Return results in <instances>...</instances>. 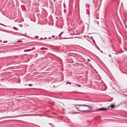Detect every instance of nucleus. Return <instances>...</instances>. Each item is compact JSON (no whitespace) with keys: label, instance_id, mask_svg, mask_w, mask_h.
Segmentation results:
<instances>
[{"label":"nucleus","instance_id":"1","mask_svg":"<svg viewBox=\"0 0 127 127\" xmlns=\"http://www.w3.org/2000/svg\"><path fill=\"white\" fill-rule=\"evenodd\" d=\"M78 106L76 108L79 111L87 112H90L89 110H90V107L89 105H78Z\"/></svg>","mask_w":127,"mask_h":127},{"label":"nucleus","instance_id":"2","mask_svg":"<svg viewBox=\"0 0 127 127\" xmlns=\"http://www.w3.org/2000/svg\"><path fill=\"white\" fill-rule=\"evenodd\" d=\"M107 108H101L99 109H97L96 111H105L107 110Z\"/></svg>","mask_w":127,"mask_h":127},{"label":"nucleus","instance_id":"3","mask_svg":"<svg viewBox=\"0 0 127 127\" xmlns=\"http://www.w3.org/2000/svg\"><path fill=\"white\" fill-rule=\"evenodd\" d=\"M110 107L112 108H113L114 107V104L111 105H110Z\"/></svg>","mask_w":127,"mask_h":127},{"label":"nucleus","instance_id":"4","mask_svg":"<svg viewBox=\"0 0 127 127\" xmlns=\"http://www.w3.org/2000/svg\"><path fill=\"white\" fill-rule=\"evenodd\" d=\"M31 50V49L25 50L24 51V52H29Z\"/></svg>","mask_w":127,"mask_h":127},{"label":"nucleus","instance_id":"5","mask_svg":"<svg viewBox=\"0 0 127 127\" xmlns=\"http://www.w3.org/2000/svg\"><path fill=\"white\" fill-rule=\"evenodd\" d=\"M96 110H92V112H96V111H96Z\"/></svg>","mask_w":127,"mask_h":127},{"label":"nucleus","instance_id":"6","mask_svg":"<svg viewBox=\"0 0 127 127\" xmlns=\"http://www.w3.org/2000/svg\"><path fill=\"white\" fill-rule=\"evenodd\" d=\"M13 28L14 29H15L16 30H18V29H17L16 28H15V27H13Z\"/></svg>","mask_w":127,"mask_h":127},{"label":"nucleus","instance_id":"7","mask_svg":"<svg viewBox=\"0 0 127 127\" xmlns=\"http://www.w3.org/2000/svg\"><path fill=\"white\" fill-rule=\"evenodd\" d=\"M76 85H77L78 86H79V87H81V85H78L77 84H76Z\"/></svg>","mask_w":127,"mask_h":127},{"label":"nucleus","instance_id":"8","mask_svg":"<svg viewBox=\"0 0 127 127\" xmlns=\"http://www.w3.org/2000/svg\"><path fill=\"white\" fill-rule=\"evenodd\" d=\"M28 85L30 86H32V84H29Z\"/></svg>","mask_w":127,"mask_h":127},{"label":"nucleus","instance_id":"9","mask_svg":"<svg viewBox=\"0 0 127 127\" xmlns=\"http://www.w3.org/2000/svg\"><path fill=\"white\" fill-rule=\"evenodd\" d=\"M67 83H68V84H71V83L70 82H68Z\"/></svg>","mask_w":127,"mask_h":127},{"label":"nucleus","instance_id":"10","mask_svg":"<svg viewBox=\"0 0 127 127\" xmlns=\"http://www.w3.org/2000/svg\"><path fill=\"white\" fill-rule=\"evenodd\" d=\"M54 36H54V35H53V36H52V37H54Z\"/></svg>","mask_w":127,"mask_h":127},{"label":"nucleus","instance_id":"11","mask_svg":"<svg viewBox=\"0 0 127 127\" xmlns=\"http://www.w3.org/2000/svg\"><path fill=\"white\" fill-rule=\"evenodd\" d=\"M40 39H41V40H42V38H40Z\"/></svg>","mask_w":127,"mask_h":127},{"label":"nucleus","instance_id":"12","mask_svg":"<svg viewBox=\"0 0 127 127\" xmlns=\"http://www.w3.org/2000/svg\"><path fill=\"white\" fill-rule=\"evenodd\" d=\"M88 60L89 61H90V60H89L88 59Z\"/></svg>","mask_w":127,"mask_h":127},{"label":"nucleus","instance_id":"13","mask_svg":"<svg viewBox=\"0 0 127 127\" xmlns=\"http://www.w3.org/2000/svg\"><path fill=\"white\" fill-rule=\"evenodd\" d=\"M50 37L49 38V39H50Z\"/></svg>","mask_w":127,"mask_h":127},{"label":"nucleus","instance_id":"14","mask_svg":"<svg viewBox=\"0 0 127 127\" xmlns=\"http://www.w3.org/2000/svg\"><path fill=\"white\" fill-rule=\"evenodd\" d=\"M109 56H110V57H111V56H110V55H109Z\"/></svg>","mask_w":127,"mask_h":127}]
</instances>
